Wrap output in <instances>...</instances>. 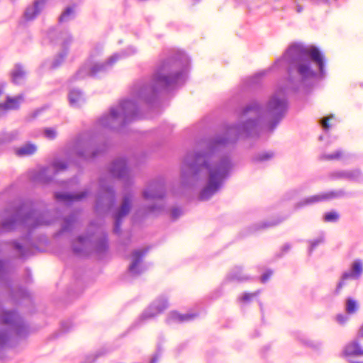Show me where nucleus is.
<instances>
[{
    "label": "nucleus",
    "instance_id": "nucleus-1",
    "mask_svg": "<svg viewBox=\"0 0 363 363\" xmlns=\"http://www.w3.org/2000/svg\"><path fill=\"white\" fill-rule=\"evenodd\" d=\"M287 109L286 89L279 87L264 107L252 102L243 109L238 125L230 126L223 138H217L203 152L188 153L182 166V179L185 183L206 181L199 198L208 200L222 186L233 168L228 156L220 154V149L235 143L240 137L255 135L260 127L270 131L277 125Z\"/></svg>",
    "mask_w": 363,
    "mask_h": 363
},
{
    "label": "nucleus",
    "instance_id": "nucleus-2",
    "mask_svg": "<svg viewBox=\"0 0 363 363\" xmlns=\"http://www.w3.org/2000/svg\"><path fill=\"white\" fill-rule=\"evenodd\" d=\"M275 65L277 67L288 66L289 81L293 84L303 83L318 75L323 77L325 74L324 56L313 45L292 44Z\"/></svg>",
    "mask_w": 363,
    "mask_h": 363
},
{
    "label": "nucleus",
    "instance_id": "nucleus-3",
    "mask_svg": "<svg viewBox=\"0 0 363 363\" xmlns=\"http://www.w3.org/2000/svg\"><path fill=\"white\" fill-rule=\"evenodd\" d=\"M188 64V57L184 53L167 59L155 72L150 85H140L134 88V96L149 103L159 90L183 83L186 79L184 67Z\"/></svg>",
    "mask_w": 363,
    "mask_h": 363
},
{
    "label": "nucleus",
    "instance_id": "nucleus-4",
    "mask_svg": "<svg viewBox=\"0 0 363 363\" xmlns=\"http://www.w3.org/2000/svg\"><path fill=\"white\" fill-rule=\"evenodd\" d=\"M138 118V104L132 100H124L118 106L112 107L109 113L104 115L98 122L101 127L117 128Z\"/></svg>",
    "mask_w": 363,
    "mask_h": 363
},
{
    "label": "nucleus",
    "instance_id": "nucleus-5",
    "mask_svg": "<svg viewBox=\"0 0 363 363\" xmlns=\"http://www.w3.org/2000/svg\"><path fill=\"white\" fill-rule=\"evenodd\" d=\"M22 208L15 211V213L9 220H5L2 223V228L5 230L15 229L18 225L33 229L38 226L46 225L52 223L51 220H47L49 213L39 214L36 212H30L23 218L21 217Z\"/></svg>",
    "mask_w": 363,
    "mask_h": 363
},
{
    "label": "nucleus",
    "instance_id": "nucleus-6",
    "mask_svg": "<svg viewBox=\"0 0 363 363\" xmlns=\"http://www.w3.org/2000/svg\"><path fill=\"white\" fill-rule=\"evenodd\" d=\"M72 247L77 254H86L91 250L102 252L108 247L106 235L98 228L94 233L85 237H79Z\"/></svg>",
    "mask_w": 363,
    "mask_h": 363
},
{
    "label": "nucleus",
    "instance_id": "nucleus-7",
    "mask_svg": "<svg viewBox=\"0 0 363 363\" xmlns=\"http://www.w3.org/2000/svg\"><path fill=\"white\" fill-rule=\"evenodd\" d=\"M99 52L98 50L91 52L88 62L77 72L76 77L77 79H82L88 76L97 77L99 74L106 72L121 57V55L114 54L105 62L101 63L96 59Z\"/></svg>",
    "mask_w": 363,
    "mask_h": 363
},
{
    "label": "nucleus",
    "instance_id": "nucleus-8",
    "mask_svg": "<svg viewBox=\"0 0 363 363\" xmlns=\"http://www.w3.org/2000/svg\"><path fill=\"white\" fill-rule=\"evenodd\" d=\"M67 164L62 160L56 159L52 164L48 167L40 169L35 179L42 182H49L52 177L58 172L65 170Z\"/></svg>",
    "mask_w": 363,
    "mask_h": 363
},
{
    "label": "nucleus",
    "instance_id": "nucleus-9",
    "mask_svg": "<svg viewBox=\"0 0 363 363\" xmlns=\"http://www.w3.org/2000/svg\"><path fill=\"white\" fill-rule=\"evenodd\" d=\"M73 151L77 155L86 160L96 155V152L93 147L92 140L84 138L76 141Z\"/></svg>",
    "mask_w": 363,
    "mask_h": 363
},
{
    "label": "nucleus",
    "instance_id": "nucleus-10",
    "mask_svg": "<svg viewBox=\"0 0 363 363\" xmlns=\"http://www.w3.org/2000/svg\"><path fill=\"white\" fill-rule=\"evenodd\" d=\"M111 174L121 180H128L130 178V172L126 161L123 158L115 160L109 167Z\"/></svg>",
    "mask_w": 363,
    "mask_h": 363
},
{
    "label": "nucleus",
    "instance_id": "nucleus-11",
    "mask_svg": "<svg viewBox=\"0 0 363 363\" xmlns=\"http://www.w3.org/2000/svg\"><path fill=\"white\" fill-rule=\"evenodd\" d=\"M132 202V195L127 194L123 196L122 203L120 208L116 211L114 214V233H118L120 232V226L122 219L128 214Z\"/></svg>",
    "mask_w": 363,
    "mask_h": 363
},
{
    "label": "nucleus",
    "instance_id": "nucleus-12",
    "mask_svg": "<svg viewBox=\"0 0 363 363\" xmlns=\"http://www.w3.org/2000/svg\"><path fill=\"white\" fill-rule=\"evenodd\" d=\"M164 195V186L162 181H153L143 191V198L147 200H159Z\"/></svg>",
    "mask_w": 363,
    "mask_h": 363
},
{
    "label": "nucleus",
    "instance_id": "nucleus-13",
    "mask_svg": "<svg viewBox=\"0 0 363 363\" xmlns=\"http://www.w3.org/2000/svg\"><path fill=\"white\" fill-rule=\"evenodd\" d=\"M344 194H345L342 190L331 191L327 193L320 194L318 195L310 196L304 199L298 204V206L310 205L322 201L331 200L333 199L340 198L344 196Z\"/></svg>",
    "mask_w": 363,
    "mask_h": 363
},
{
    "label": "nucleus",
    "instance_id": "nucleus-14",
    "mask_svg": "<svg viewBox=\"0 0 363 363\" xmlns=\"http://www.w3.org/2000/svg\"><path fill=\"white\" fill-rule=\"evenodd\" d=\"M146 252L147 250L145 249L137 250L133 252L131 263L128 268L129 272L131 274L134 276L139 275L145 270V268L140 264V262Z\"/></svg>",
    "mask_w": 363,
    "mask_h": 363
},
{
    "label": "nucleus",
    "instance_id": "nucleus-15",
    "mask_svg": "<svg viewBox=\"0 0 363 363\" xmlns=\"http://www.w3.org/2000/svg\"><path fill=\"white\" fill-rule=\"evenodd\" d=\"M363 271L362 262L359 259L355 260L351 267V270L350 272H345L342 276V280L338 283L337 286V292H338L342 287L344 286V281L347 279H358Z\"/></svg>",
    "mask_w": 363,
    "mask_h": 363
},
{
    "label": "nucleus",
    "instance_id": "nucleus-16",
    "mask_svg": "<svg viewBox=\"0 0 363 363\" xmlns=\"http://www.w3.org/2000/svg\"><path fill=\"white\" fill-rule=\"evenodd\" d=\"M2 91L0 90V96L2 94ZM24 101L23 95H18L15 97H10L7 96L6 101L0 102V116L6 113L11 110H15L19 108L20 104Z\"/></svg>",
    "mask_w": 363,
    "mask_h": 363
},
{
    "label": "nucleus",
    "instance_id": "nucleus-17",
    "mask_svg": "<svg viewBox=\"0 0 363 363\" xmlns=\"http://www.w3.org/2000/svg\"><path fill=\"white\" fill-rule=\"evenodd\" d=\"M168 306L166 299L161 298L156 300L143 313L142 318L144 319L150 318L158 315Z\"/></svg>",
    "mask_w": 363,
    "mask_h": 363
},
{
    "label": "nucleus",
    "instance_id": "nucleus-18",
    "mask_svg": "<svg viewBox=\"0 0 363 363\" xmlns=\"http://www.w3.org/2000/svg\"><path fill=\"white\" fill-rule=\"evenodd\" d=\"M104 195L101 196L96 205V211L99 212L101 210V204L102 203L105 202L106 205L108 206V208L111 207V205L113 204L115 201V193L113 190L111 188H106L104 189Z\"/></svg>",
    "mask_w": 363,
    "mask_h": 363
},
{
    "label": "nucleus",
    "instance_id": "nucleus-19",
    "mask_svg": "<svg viewBox=\"0 0 363 363\" xmlns=\"http://www.w3.org/2000/svg\"><path fill=\"white\" fill-rule=\"evenodd\" d=\"M45 0H36L33 5L26 9L24 16L27 20L33 19L44 9Z\"/></svg>",
    "mask_w": 363,
    "mask_h": 363
},
{
    "label": "nucleus",
    "instance_id": "nucleus-20",
    "mask_svg": "<svg viewBox=\"0 0 363 363\" xmlns=\"http://www.w3.org/2000/svg\"><path fill=\"white\" fill-rule=\"evenodd\" d=\"M87 194L86 191H83L81 194H65V193H56L55 194V199L59 201H62L65 203H69L73 201H78L85 197Z\"/></svg>",
    "mask_w": 363,
    "mask_h": 363
},
{
    "label": "nucleus",
    "instance_id": "nucleus-21",
    "mask_svg": "<svg viewBox=\"0 0 363 363\" xmlns=\"http://www.w3.org/2000/svg\"><path fill=\"white\" fill-rule=\"evenodd\" d=\"M344 353L347 356H363V347L357 341H353L345 346Z\"/></svg>",
    "mask_w": 363,
    "mask_h": 363
},
{
    "label": "nucleus",
    "instance_id": "nucleus-22",
    "mask_svg": "<svg viewBox=\"0 0 363 363\" xmlns=\"http://www.w3.org/2000/svg\"><path fill=\"white\" fill-rule=\"evenodd\" d=\"M68 98L70 105L73 107H79L84 102L82 93L77 89L71 90Z\"/></svg>",
    "mask_w": 363,
    "mask_h": 363
},
{
    "label": "nucleus",
    "instance_id": "nucleus-23",
    "mask_svg": "<svg viewBox=\"0 0 363 363\" xmlns=\"http://www.w3.org/2000/svg\"><path fill=\"white\" fill-rule=\"evenodd\" d=\"M195 317H196L195 313H188L184 315H181V314L178 313L177 312L172 311L169 314L167 321L169 323H171V322L182 323V322H185V321H189L190 320H192Z\"/></svg>",
    "mask_w": 363,
    "mask_h": 363
},
{
    "label": "nucleus",
    "instance_id": "nucleus-24",
    "mask_svg": "<svg viewBox=\"0 0 363 363\" xmlns=\"http://www.w3.org/2000/svg\"><path fill=\"white\" fill-rule=\"evenodd\" d=\"M11 74L13 83L21 84L25 79L26 72L21 65H16Z\"/></svg>",
    "mask_w": 363,
    "mask_h": 363
},
{
    "label": "nucleus",
    "instance_id": "nucleus-25",
    "mask_svg": "<svg viewBox=\"0 0 363 363\" xmlns=\"http://www.w3.org/2000/svg\"><path fill=\"white\" fill-rule=\"evenodd\" d=\"M37 148L33 144L28 143L21 147L16 150V154L19 156H29L35 152Z\"/></svg>",
    "mask_w": 363,
    "mask_h": 363
},
{
    "label": "nucleus",
    "instance_id": "nucleus-26",
    "mask_svg": "<svg viewBox=\"0 0 363 363\" xmlns=\"http://www.w3.org/2000/svg\"><path fill=\"white\" fill-rule=\"evenodd\" d=\"M340 177H345L351 180H357L360 177L359 170L344 171L339 173Z\"/></svg>",
    "mask_w": 363,
    "mask_h": 363
},
{
    "label": "nucleus",
    "instance_id": "nucleus-27",
    "mask_svg": "<svg viewBox=\"0 0 363 363\" xmlns=\"http://www.w3.org/2000/svg\"><path fill=\"white\" fill-rule=\"evenodd\" d=\"M57 40L63 48H66L72 42V38L68 33L65 32L58 35Z\"/></svg>",
    "mask_w": 363,
    "mask_h": 363
},
{
    "label": "nucleus",
    "instance_id": "nucleus-28",
    "mask_svg": "<svg viewBox=\"0 0 363 363\" xmlns=\"http://www.w3.org/2000/svg\"><path fill=\"white\" fill-rule=\"evenodd\" d=\"M345 309L348 313H355L358 309V304L357 301L351 298H347Z\"/></svg>",
    "mask_w": 363,
    "mask_h": 363
},
{
    "label": "nucleus",
    "instance_id": "nucleus-29",
    "mask_svg": "<svg viewBox=\"0 0 363 363\" xmlns=\"http://www.w3.org/2000/svg\"><path fill=\"white\" fill-rule=\"evenodd\" d=\"M75 221L76 217L74 215L70 216L69 218H66L62 227V231L65 232L70 230L72 228Z\"/></svg>",
    "mask_w": 363,
    "mask_h": 363
},
{
    "label": "nucleus",
    "instance_id": "nucleus-30",
    "mask_svg": "<svg viewBox=\"0 0 363 363\" xmlns=\"http://www.w3.org/2000/svg\"><path fill=\"white\" fill-rule=\"evenodd\" d=\"M74 17V9L72 8H67L60 16V21L64 22L72 19Z\"/></svg>",
    "mask_w": 363,
    "mask_h": 363
},
{
    "label": "nucleus",
    "instance_id": "nucleus-31",
    "mask_svg": "<svg viewBox=\"0 0 363 363\" xmlns=\"http://www.w3.org/2000/svg\"><path fill=\"white\" fill-rule=\"evenodd\" d=\"M17 136L15 132L4 133L0 138V144L12 141Z\"/></svg>",
    "mask_w": 363,
    "mask_h": 363
},
{
    "label": "nucleus",
    "instance_id": "nucleus-32",
    "mask_svg": "<svg viewBox=\"0 0 363 363\" xmlns=\"http://www.w3.org/2000/svg\"><path fill=\"white\" fill-rule=\"evenodd\" d=\"M43 135L47 139L53 140L57 137V133L55 128H48L44 130Z\"/></svg>",
    "mask_w": 363,
    "mask_h": 363
},
{
    "label": "nucleus",
    "instance_id": "nucleus-33",
    "mask_svg": "<svg viewBox=\"0 0 363 363\" xmlns=\"http://www.w3.org/2000/svg\"><path fill=\"white\" fill-rule=\"evenodd\" d=\"M342 155L340 150H337L335 152L330 155H323L320 156L321 160H339Z\"/></svg>",
    "mask_w": 363,
    "mask_h": 363
},
{
    "label": "nucleus",
    "instance_id": "nucleus-34",
    "mask_svg": "<svg viewBox=\"0 0 363 363\" xmlns=\"http://www.w3.org/2000/svg\"><path fill=\"white\" fill-rule=\"evenodd\" d=\"M339 218V215L335 211L326 213L324 215V220L325 222H335Z\"/></svg>",
    "mask_w": 363,
    "mask_h": 363
},
{
    "label": "nucleus",
    "instance_id": "nucleus-35",
    "mask_svg": "<svg viewBox=\"0 0 363 363\" xmlns=\"http://www.w3.org/2000/svg\"><path fill=\"white\" fill-rule=\"evenodd\" d=\"M67 55V52H63L62 53H60L52 62V67L56 68L58 67L65 60V57Z\"/></svg>",
    "mask_w": 363,
    "mask_h": 363
},
{
    "label": "nucleus",
    "instance_id": "nucleus-36",
    "mask_svg": "<svg viewBox=\"0 0 363 363\" xmlns=\"http://www.w3.org/2000/svg\"><path fill=\"white\" fill-rule=\"evenodd\" d=\"M258 294H259V291H256V292L252 293V294L245 293L242 296L240 297L239 299H240V301L247 302L250 300H251V298L252 297L257 296Z\"/></svg>",
    "mask_w": 363,
    "mask_h": 363
},
{
    "label": "nucleus",
    "instance_id": "nucleus-37",
    "mask_svg": "<svg viewBox=\"0 0 363 363\" xmlns=\"http://www.w3.org/2000/svg\"><path fill=\"white\" fill-rule=\"evenodd\" d=\"M273 156H274V154L271 152H263L258 155V157H257V160L261 161V162L266 161V160H268L272 158Z\"/></svg>",
    "mask_w": 363,
    "mask_h": 363
},
{
    "label": "nucleus",
    "instance_id": "nucleus-38",
    "mask_svg": "<svg viewBox=\"0 0 363 363\" xmlns=\"http://www.w3.org/2000/svg\"><path fill=\"white\" fill-rule=\"evenodd\" d=\"M14 247L19 252L21 256L24 257L27 255V254L24 252L23 247L18 242L14 243Z\"/></svg>",
    "mask_w": 363,
    "mask_h": 363
},
{
    "label": "nucleus",
    "instance_id": "nucleus-39",
    "mask_svg": "<svg viewBox=\"0 0 363 363\" xmlns=\"http://www.w3.org/2000/svg\"><path fill=\"white\" fill-rule=\"evenodd\" d=\"M323 241V238H318L311 243L309 252H311V251L320 243H321Z\"/></svg>",
    "mask_w": 363,
    "mask_h": 363
},
{
    "label": "nucleus",
    "instance_id": "nucleus-40",
    "mask_svg": "<svg viewBox=\"0 0 363 363\" xmlns=\"http://www.w3.org/2000/svg\"><path fill=\"white\" fill-rule=\"evenodd\" d=\"M182 214V211L179 208L172 210L171 215L173 219H177Z\"/></svg>",
    "mask_w": 363,
    "mask_h": 363
},
{
    "label": "nucleus",
    "instance_id": "nucleus-41",
    "mask_svg": "<svg viewBox=\"0 0 363 363\" xmlns=\"http://www.w3.org/2000/svg\"><path fill=\"white\" fill-rule=\"evenodd\" d=\"M272 272L271 271H269L266 273H264L262 277H261V281L264 283L265 281H267V279L270 277V276L272 275Z\"/></svg>",
    "mask_w": 363,
    "mask_h": 363
},
{
    "label": "nucleus",
    "instance_id": "nucleus-42",
    "mask_svg": "<svg viewBox=\"0 0 363 363\" xmlns=\"http://www.w3.org/2000/svg\"><path fill=\"white\" fill-rule=\"evenodd\" d=\"M336 318H337V320L341 324L345 323L348 319V318L344 315H337Z\"/></svg>",
    "mask_w": 363,
    "mask_h": 363
},
{
    "label": "nucleus",
    "instance_id": "nucleus-43",
    "mask_svg": "<svg viewBox=\"0 0 363 363\" xmlns=\"http://www.w3.org/2000/svg\"><path fill=\"white\" fill-rule=\"evenodd\" d=\"M7 340V335L6 333H0V345H4Z\"/></svg>",
    "mask_w": 363,
    "mask_h": 363
},
{
    "label": "nucleus",
    "instance_id": "nucleus-44",
    "mask_svg": "<svg viewBox=\"0 0 363 363\" xmlns=\"http://www.w3.org/2000/svg\"><path fill=\"white\" fill-rule=\"evenodd\" d=\"M161 211H162V208L160 206H159V207L152 206V207L150 208L149 213H157V212H160Z\"/></svg>",
    "mask_w": 363,
    "mask_h": 363
},
{
    "label": "nucleus",
    "instance_id": "nucleus-45",
    "mask_svg": "<svg viewBox=\"0 0 363 363\" xmlns=\"http://www.w3.org/2000/svg\"><path fill=\"white\" fill-rule=\"evenodd\" d=\"M333 116H331L332 118ZM330 118V117L329 118H327L324 120H323L322 121V126L325 128V129H328L330 128V125H328V121Z\"/></svg>",
    "mask_w": 363,
    "mask_h": 363
},
{
    "label": "nucleus",
    "instance_id": "nucleus-46",
    "mask_svg": "<svg viewBox=\"0 0 363 363\" xmlns=\"http://www.w3.org/2000/svg\"><path fill=\"white\" fill-rule=\"evenodd\" d=\"M279 222H274V223H264L262 224V228H268V227H272V226H274V225H276L277 224H278Z\"/></svg>",
    "mask_w": 363,
    "mask_h": 363
},
{
    "label": "nucleus",
    "instance_id": "nucleus-47",
    "mask_svg": "<svg viewBox=\"0 0 363 363\" xmlns=\"http://www.w3.org/2000/svg\"><path fill=\"white\" fill-rule=\"evenodd\" d=\"M232 279H237L238 281H244L247 279L245 277L237 276L235 274L232 275Z\"/></svg>",
    "mask_w": 363,
    "mask_h": 363
},
{
    "label": "nucleus",
    "instance_id": "nucleus-48",
    "mask_svg": "<svg viewBox=\"0 0 363 363\" xmlns=\"http://www.w3.org/2000/svg\"><path fill=\"white\" fill-rule=\"evenodd\" d=\"M313 4H318L320 3H328V0H310Z\"/></svg>",
    "mask_w": 363,
    "mask_h": 363
},
{
    "label": "nucleus",
    "instance_id": "nucleus-49",
    "mask_svg": "<svg viewBox=\"0 0 363 363\" xmlns=\"http://www.w3.org/2000/svg\"><path fill=\"white\" fill-rule=\"evenodd\" d=\"M5 264L0 260V275H1L4 271Z\"/></svg>",
    "mask_w": 363,
    "mask_h": 363
},
{
    "label": "nucleus",
    "instance_id": "nucleus-50",
    "mask_svg": "<svg viewBox=\"0 0 363 363\" xmlns=\"http://www.w3.org/2000/svg\"><path fill=\"white\" fill-rule=\"evenodd\" d=\"M357 335L359 337H363V325L359 328Z\"/></svg>",
    "mask_w": 363,
    "mask_h": 363
},
{
    "label": "nucleus",
    "instance_id": "nucleus-51",
    "mask_svg": "<svg viewBox=\"0 0 363 363\" xmlns=\"http://www.w3.org/2000/svg\"><path fill=\"white\" fill-rule=\"evenodd\" d=\"M266 74V72L265 71H263V72H260L259 73H257L255 77H259L261 76H263Z\"/></svg>",
    "mask_w": 363,
    "mask_h": 363
},
{
    "label": "nucleus",
    "instance_id": "nucleus-52",
    "mask_svg": "<svg viewBox=\"0 0 363 363\" xmlns=\"http://www.w3.org/2000/svg\"><path fill=\"white\" fill-rule=\"evenodd\" d=\"M296 9L298 13H301L303 10V8L300 5H297Z\"/></svg>",
    "mask_w": 363,
    "mask_h": 363
},
{
    "label": "nucleus",
    "instance_id": "nucleus-53",
    "mask_svg": "<svg viewBox=\"0 0 363 363\" xmlns=\"http://www.w3.org/2000/svg\"><path fill=\"white\" fill-rule=\"evenodd\" d=\"M156 362H157V357H154V358L151 360V362H150V363H156Z\"/></svg>",
    "mask_w": 363,
    "mask_h": 363
},
{
    "label": "nucleus",
    "instance_id": "nucleus-54",
    "mask_svg": "<svg viewBox=\"0 0 363 363\" xmlns=\"http://www.w3.org/2000/svg\"><path fill=\"white\" fill-rule=\"evenodd\" d=\"M130 54H133L135 52V50L133 48H130Z\"/></svg>",
    "mask_w": 363,
    "mask_h": 363
},
{
    "label": "nucleus",
    "instance_id": "nucleus-55",
    "mask_svg": "<svg viewBox=\"0 0 363 363\" xmlns=\"http://www.w3.org/2000/svg\"><path fill=\"white\" fill-rule=\"evenodd\" d=\"M55 34V31H52L50 33L49 36L51 38Z\"/></svg>",
    "mask_w": 363,
    "mask_h": 363
},
{
    "label": "nucleus",
    "instance_id": "nucleus-56",
    "mask_svg": "<svg viewBox=\"0 0 363 363\" xmlns=\"http://www.w3.org/2000/svg\"><path fill=\"white\" fill-rule=\"evenodd\" d=\"M284 247H286L287 250L289 248V245H286Z\"/></svg>",
    "mask_w": 363,
    "mask_h": 363
},
{
    "label": "nucleus",
    "instance_id": "nucleus-57",
    "mask_svg": "<svg viewBox=\"0 0 363 363\" xmlns=\"http://www.w3.org/2000/svg\"><path fill=\"white\" fill-rule=\"evenodd\" d=\"M352 363H363V362H352Z\"/></svg>",
    "mask_w": 363,
    "mask_h": 363
}]
</instances>
